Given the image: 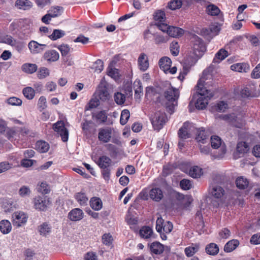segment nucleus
Listing matches in <instances>:
<instances>
[{
    "label": "nucleus",
    "instance_id": "obj_1",
    "mask_svg": "<svg viewBox=\"0 0 260 260\" xmlns=\"http://www.w3.org/2000/svg\"><path fill=\"white\" fill-rule=\"evenodd\" d=\"M196 87L198 88V92L192 96V100L190 102V104L192 103L193 100H196L194 103L196 108L199 110H203L206 107L209 100L214 94L211 91L204 88L201 79L199 80Z\"/></svg>",
    "mask_w": 260,
    "mask_h": 260
},
{
    "label": "nucleus",
    "instance_id": "obj_2",
    "mask_svg": "<svg viewBox=\"0 0 260 260\" xmlns=\"http://www.w3.org/2000/svg\"><path fill=\"white\" fill-rule=\"evenodd\" d=\"M163 95L167 101V110L172 114L174 112L175 107L177 106L178 100L180 96L179 90L177 88L170 86L164 91Z\"/></svg>",
    "mask_w": 260,
    "mask_h": 260
},
{
    "label": "nucleus",
    "instance_id": "obj_3",
    "mask_svg": "<svg viewBox=\"0 0 260 260\" xmlns=\"http://www.w3.org/2000/svg\"><path fill=\"white\" fill-rule=\"evenodd\" d=\"M223 181V176L216 175L214 177L208 189L209 193L212 197L219 199L223 196L225 191L221 186Z\"/></svg>",
    "mask_w": 260,
    "mask_h": 260
},
{
    "label": "nucleus",
    "instance_id": "obj_4",
    "mask_svg": "<svg viewBox=\"0 0 260 260\" xmlns=\"http://www.w3.org/2000/svg\"><path fill=\"white\" fill-rule=\"evenodd\" d=\"M167 121V116L164 112L157 111L151 118V123L154 128L157 130L160 129Z\"/></svg>",
    "mask_w": 260,
    "mask_h": 260
},
{
    "label": "nucleus",
    "instance_id": "obj_5",
    "mask_svg": "<svg viewBox=\"0 0 260 260\" xmlns=\"http://www.w3.org/2000/svg\"><path fill=\"white\" fill-rule=\"evenodd\" d=\"M219 117L237 128H241L245 124L243 119L237 117L234 113L221 115Z\"/></svg>",
    "mask_w": 260,
    "mask_h": 260
},
{
    "label": "nucleus",
    "instance_id": "obj_6",
    "mask_svg": "<svg viewBox=\"0 0 260 260\" xmlns=\"http://www.w3.org/2000/svg\"><path fill=\"white\" fill-rule=\"evenodd\" d=\"M193 52L200 54L201 56L206 50V46L202 39L197 35H193L191 38Z\"/></svg>",
    "mask_w": 260,
    "mask_h": 260
},
{
    "label": "nucleus",
    "instance_id": "obj_7",
    "mask_svg": "<svg viewBox=\"0 0 260 260\" xmlns=\"http://www.w3.org/2000/svg\"><path fill=\"white\" fill-rule=\"evenodd\" d=\"M30 21L28 19L22 20L19 21L21 29L20 37L22 39H27L31 35L32 30L30 29Z\"/></svg>",
    "mask_w": 260,
    "mask_h": 260
},
{
    "label": "nucleus",
    "instance_id": "obj_8",
    "mask_svg": "<svg viewBox=\"0 0 260 260\" xmlns=\"http://www.w3.org/2000/svg\"><path fill=\"white\" fill-rule=\"evenodd\" d=\"M53 128L61 137L63 142H67L69 138V132L65 127L64 122L62 121H57L53 124Z\"/></svg>",
    "mask_w": 260,
    "mask_h": 260
},
{
    "label": "nucleus",
    "instance_id": "obj_9",
    "mask_svg": "<svg viewBox=\"0 0 260 260\" xmlns=\"http://www.w3.org/2000/svg\"><path fill=\"white\" fill-rule=\"evenodd\" d=\"M201 56L200 54H195L194 52L186 55L184 58L183 68L185 69V73L189 71L191 67L193 66L197 61L199 58Z\"/></svg>",
    "mask_w": 260,
    "mask_h": 260
},
{
    "label": "nucleus",
    "instance_id": "obj_10",
    "mask_svg": "<svg viewBox=\"0 0 260 260\" xmlns=\"http://www.w3.org/2000/svg\"><path fill=\"white\" fill-rule=\"evenodd\" d=\"M12 222L14 226L20 227L27 221V217L22 212H16L12 215Z\"/></svg>",
    "mask_w": 260,
    "mask_h": 260
},
{
    "label": "nucleus",
    "instance_id": "obj_11",
    "mask_svg": "<svg viewBox=\"0 0 260 260\" xmlns=\"http://www.w3.org/2000/svg\"><path fill=\"white\" fill-rule=\"evenodd\" d=\"M112 129L110 127L101 128L99 130L98 139L103 143H108L112 137Z\"/></svg>",
    "mask_w": 260,
    "mask_h": 260
},
{
    "label": "nucleus",
    "instance_id": "obj_12",
    "mask_svg": "<svg viewBox=\"0 0 260 260\" xmlns=\"http://www.w3.org/2000/svg\"><path fill=\"white\" fill-rule=\"evenodd\" d=\"M50 204L49 199L46 197H37L34 199L35 208L41 211H45Z\"/></svg>",
    "mask_w": 260,
    "mask_h": 260
},
{
    "label": "nucleus",
    "instance_id": "obj_13",
    "mask_svg": "<svg viewBox=\"0 0 260 260\" xmlns=\"http://www.w3.org/2000/svg\"><path fill=\"white\" fill-rule=\"evenodd\" d=\"M47 46L46 44H40L37 41L32 40L28 44V47L32 54L41 53Z\"/></svg>",
    "mask_w": 260,
    "mask_h": 260
},
{
    "label": "nucleus",
    "instance_id": "obj_14",
    "mask_svg": "<svg viewBox=\"0 0 260 260\" xmlns=\"http://www.w3.org/2000/svg\"><path fill=\"white\" fill-rule=\"evenodd\" d=\"M59 54L55 50H49L43 54V58L49 62H55L59 59Z\"/></svg>",
    "mask_w": 260,
    "mask_h": 260
},
{
    "label": "nucleus",
    "instance_id": "obj_15",
    "mask_svg": "<svg viewBox=\"0 0 260 260\" xmlns=\"http://www.w3.org/2000/svg\"><path fill=\"white\" fill-rule=\"evenodd\" d=\"M68 217L72 221H79L83 218V212L80 209L75 208L69 212Z\"/></svg>",
    "mask_w": 260,
    "mask_h": 260
},
{
    "label": "nucleus",
    "instance_id": "obj_16",
    "mask_svg": "<svg viewBox=\"0 0 260 260\" xmlns=\"http://www.w3.org/2000/svg\"><path fill=\"white\" fill-rule=\"evenodd\" d=\"M138 62L141 70L145 71L148 68V58L146 54L144 53L140 54L138 59Z\"/></svg>",
    "mask_w": 260,
    "mask_h": 260
},
{
    "label": "nucleus",
    "instance_id": "obj_17",
    "mask_svg": "<svg viewBox=\"0 0 260 260\" xmlns=\"http://www.w3.org/2000/svg\"><path fill=\"white\" fill-rule=\"evenodd\" d=\"M158 64L160 69L165 73H167V71H168L169 68L171 67L172 61L169 57L164 56L159 59Z\"/></svg>",
    "mask_w": 260,
    "mask_h": 260
},
{
    "label": "nucleus",
    "instance_id": "obj_18",
    "mask_svg": "<svg viewBox=\"0 0 260 260\" xmlns=\"http://www.w3.org/2000/svg\"><path fill=\"white\" fill-rule=\"evenodd\" d=\"M51 226L47 222H43L38 226V230L40 235L47 237L51 232Z\"/></svg>",
    "mask_w": 260,
    "mask_h": 260
},
{
    "label": "nucleus",
    "instance_id": "obj_19",
    "mask_svg": "<svg viewBox=\"0 0 260 260\" xmlns=\"http://www.w3.org/2000/svg\"><path fill=\"white\" fill-rule=\"evenodd\" d=\"M149 194L151 199L156 202H159L164 197L162 190L158 187L152 188Z\"/></svg>",
    "mask_w": 260,
    "mask_h": 260
},
{
    "label": "nucleus",
    "instance_id": "obj_20",
    "mask_svg": "<svg viewBox=\"0 0 260 260\" xmlns=\"http://www.w3.org/2000/svg\"><path fill=\"white\" fill-rule=\"evenodd\" d=\"M111 162L112 160L109 157L103 155L99 158L96 163L101 169H105L109 168Z\"/></svg>",
    "mask_w": 260,
    "mask_h": 260
},
{
    "label": "nucleus",
    "instance_id": "obj_21",
    "mask_svg": "<svg viewBox=\"0 0 260 260\" xmlns=\"http://www.w3.org/2000/svg\"><path fill=\"white\" fill-rule=\"evenodd\" d=\"M184 34V30L180 27L171 26L168 35L173 38L181 36Z\"/></svg>",
    "mask_w": 260,
    "mask_h": 260
},
{
    "label": "nucleus",
    "instance_id": "obj_22",
    "mask_svg": "<svg viewBox=\"0 0 260 260\" xmlns=\"http://www.w3.org/2000/svg\"><path fill=\"white\" fill-rule=\"evenodd\" d=\"M151 251L155 254H160L164 250V245L158 242L152 243L150 246Z\"/></svg>",
    "mask_w": 260,
    "mask_h": 260
},
{
    "label": "nucleus",
    "instance_id": "obj_23",
    "mask_svg": "<svg viewBox=\"0 0 260 260\" xmlns=\"http://www.w3.org/2000/svg\"><path fill=\"white\" fill-rule=\"evenodd\" d=\"M231 69L238 72H247L250 68L249 66L245 63H239L231 66Z\"/></svg>",
    "mask_w": 260,
    "mask_h": 260
},
{
    "label": "nucleus",
    "instance_id": "obj_24",
    "mask_svg": "<svg viewBox=\"0 0 260 260\" xmlns=\"http://www.w3.org/2000/svg\"><path fill=\"white\" fill-rule=\"evenodd\" d=\"M239 245L238 240L233 239L228 242L224 247V251L226 252H231L235 250Z\"/></svg>",
    "mask_w": 260,
    "mask_h": 260
},
{
    "label": "nucleus",
    "instance_id": "obj_25",
    "mask_svg": "<svg viewBox=\"0 0 260 260\" xmlns=\"http://www.w3.org/2000/svg\"><path fill=\"white\" fill-rule=\"evenodd\" d=\"M12 229L11 222L8 220H2L0 222V231L4 234L9 233Z\"/></svg>",
    "mask_w": 260,
    "mask_h": 260
},
{
    "label": "nucleus",
    "instance_id": "obj_26",
    "mask_svg": "<svg viewBox=\"0 0 260 260\" xmlns=\"http://www.w3.org/2000/svg\"><path fill=\"white\" fill-rule=\"evenodd\" d=\"M229 55L228 52L224 49H220L215 54L213 62L214 63L219 62L224 59Z\"/></svg>",
    "mask_w": 260,
    "mask_h": 260
},
{
    "label": "nucleus",
    "instance_id": "obj_27",
    "mask_svg": "<svg viewBox=\"0 0 260 260\" xmlns=\"http://www.w3.org/2000/svg\"><path fill=\"white\" fill-rule=\"evenodd\" d=\"M205 250L208 254L215 255L219 252V247L216 244L211 243L206 246Z\"/></svg>",
    "mask_w": 260,
    "mask_h": 260
},
{
    "label": "nucleus",
    "instance_id": "obj_28",
    "mask_svg": "<svg viewBox=\"0 0 260 260\" xmlns=\"http://www.w3.org/2000/svg\"><path fill=\"white\" fill-rule=\"evenodd\" d=\"M208 137V133L205 132L203 128H199L197 130V135L196 138L197 141L204 143Z\"/></svg>",
    "mask_w": 260,
    "mask_h": 260
},
{
    "label": "nucleus",
    "instance_id": "obj_29",
    "mask_svg": "<svg viewBox=\"0 0 260 260\" xmlns=\"http://www.w3.org/2000/svg\"><path fill=\"white\" fill-rule=\"evenodd\" d=\"M90 205L93 210L99 211L102 208L103 204L99 198L94 197L91 199Z\"/></svg>",
    "mask_w": 260,
    "mask_h": 260
},
{
    "label": "nucleus",
    "instance_id": "obj_30",
    "mask_svg": "<svg viewBox=\"0 0 260 260\" xmlns=\"http://www.w3.org/2000/svg\"><path fill=\"white\" fill-rule=\"evenodd\" d=\"M220 30L219 27L216 24L211 25L209 28L203 29V32L205 35L210 36L217 35Z\"/></svg>",
    "mask_w": 260,
    "mask_h": 260
},
{
    "label": "nucleus",
    "instance_id": "obj_31",
    "mask_svg": "<svg viewBox=\"0 0 260 260\" xmlns=\"http://www.w3.org/2000/svg\"><path fill=\"white\" fill-rule=\"evenodd\" d=\"M202 174V169L198 166L192 167L189 169V175L192 178H199Z\"/></svg>",
    "mask_w": 260,
    "mask_h": 260
},
{
    "label": "nucleus",
    "instance_id": "obj_32",
    "mask_svg": "<svg viewBox=\"0 0 260 260\" xmlns=\"http://www.w3.org/2000/svg\"><path fill=\"white\" fill-rule=\"evenodd\" d=\"M236 184L239 189H244L248 187L249 181L246 178L243 177H239L236 180Z\"/></svg>",
    "mask_w": 260,
    "mask_h": 260
},
{
    "label": "nucleus",
    "instance_id": "obj_33",
    "mask_svg": "<svg viewBox=\"0 0 260 260\" xmlns=\"http://www.w3.org/2000/svg\"><path fill=\"white\" fill-rule=\"evenodd\" d=\"M236 150L239 154H244L248 152L249 145L245 142H240L237 144Z\"/></svg>",
    "mask_w": 260,
    "mask_h": 260
},
{
    "label": "nucleus",
    "instance_id": "obj_34",
    "mask_svg": "<svg viewBox=\"0 0 260 260\" xmlns=\"http://www.w3.org/2000/svg\"><path fill=\"white\" fill-rule=\"evenodd\" d=\"M140 235L141 237L148 239L153 234L152 229L149 226H143L139 231Z\"/></svg>",
    "mask_w": 260,
    "mask_h": 260
},
{
    "label": "nucleus",
    "instance_id": "obj_35",
    "mask_svg": "<svg viewBox=\"0 0 260 260\" xmlns=\"http://www.w3.org/2000/svg\"><path fill=\"white\" fill-rule=\"evenodd\" d=\"M36 147L37 150L41 153L46 152L49 149V145L43 141H37Z\"/></svg>",
    "mask_w": 260,
    "mask_h": 260
},
{
    "label": "nucleus",
    "instance_id": "obj_36",
    "mask_svg": "<svg viewBox=\"0 0 260 260\" xmlns=\"http://www.w3.org/2000/svg\"><path fill=\"white\" fill-rule=\"evenodd\" d=\"M38 67L34 63H24L22 66V70L23 72L28 74H32L36 72Z\"/></svg>",
    "mask_w": 260,
    "mask_h": 260
},
{
    "label": "nucleus",
    "instance_id": "obj_37",
    "mask_svg": "<svg viewBox=\"0 0 260 260\" xmlns=\"http://www.w3.org/2000/svg\"><path fill=\"white\" fill-rule=\"evenodd\" d=\"M63 11V8L60 6L52 7L49 10V13L52 18L60 16Z\"/></svg>",
    "mask_w": 260,
    "mask_h": 260
},
{
    "label": "nucleus",
    "instance_id": "obj_38",
    "mask_svg": "<svg viewBox=\"0 0 260 260\" xmlns=\"http://www.w3.org/2000/svg\"><path fill=\"white\" fill-rule=\"evenodd\" d=\"M64 31L61 29H54L52 34L48 37L50 39L53 41L56 40L63 37L65 35Z\"/></svg>",
    "mask_w": 260,
    "mask_h": 260
},
{
    "label": "nucleus",
    "instance_id": "obj_39",
    "mask_svg": "<svg viewBox=\"0 0 260 260\" xmlns=\"http://www.w3.org/2000/svg\"><path fill=\"white\" fill-rule=\"evenodd\" d=\"M18 131L19 130L17 129V127H8L5 133V135L8 139L10 140L18 134Z\"/></svg>",
    "mask_w": 260,
    "mask_h": 260
},
{
    "label": "nucleus",
    "instance_id": "obj_40",
    "mask_svg": "<svg viewBox=\"0 0 260 260\" xmlns=\"http://www.w3.org/2000/svg\"><path fill=\"white\" fill-rule=\"evenodd\" d=\"M15 6L20 9L26 10L32 6L31 1H16Z\"/></svg>",
    "mask_w": 260,
    "mask_h": 260
},
{
    "label": "nucleus",
    "instance_id": "obj_41",
    "mask_svg": "<svg viewBox=\"0 0 260 260\" xmlns=\"http://www.w3.org/2000/svg\"><path fill=\"white\" fill-rule=\"evenodd\" d=\"M199 245L196 244L194 246H189L186 247L184 250L185 253L187 257L192 256L194 253L199 250Z\"/></svg>",
    "mask_w": 260,
    "mask_h": 260
},
{
    "label": "nucleus",
    "instance_id": "obj_42",
    "mask_svg": "<svg viewBox=\"0 0 260 260\" xmlns=\"http://www.w3.org/2000/svg\"><path fill=\"white\" fill-rule=\"evenodd\" d=\"M22 93L24 96L28 100H32L35 95V90L31 87H25L22 90Z\"/></svg>",
    "mask_w": 260,
    "mask_h": 260
},
{
    "label": "nucleus",
    "instance_id": "obj_43",
    "mask_svg": "<svg viewBox=\"0 0 260 260\" xmlns=\"http://www.w3.org/2000/svg\"><path fill=\"white\" fill-rule=\"evenodd\" d=\"M94 72L100 73L103 71L104 68V62L101 59H98L95 61L91 67Z\"/></svg>",
    "mask_w": 260,
    "mask_h": 260
},
{
    "label": "nucleus",
    "instance_id": "obj_44",
    "mask_svg": "<svg viewBox=\"0 0 260 260\" xmlns=\"http://www.w3.org/2000/svg\"><path fill=\"white\" fill-rule=\"evenodd\" d=\"M75 198L80 205H86L88 198L84 193L78 192L75 195Z\"/></svg>",
    "mask_w": 260,
    "mask_h": 260
},
{
    "label": "nucleus",
    "instance_id": "obj_45",
    "mask_svg": "<svg viewBox=\"0 0 260 260\" xmlns=\"http://www.w3.org/2000/svg\"><path fill=\"white\" fill-rule=\"evenodd\" d=\"M206 11L209 15L212 16H217L220 12L219 9L214 5H209L208 6L206 9Z\"/></svg>",
    "mask_w": 260,
    "mask_h": 260
},
{
    "label": "nucleus",
    "instance_id": "obj_46",
    "mask_svg": "<svg viewBox=\"0 0 260 260\" xmlns=\"http://www.w3.org/2000/svg\"><path fill=\"white\" fill-rule=\"evenodd\" d=\"M186 123H184V125L178 131V136L180 139H186L190 137V134L188 133L186 126Z\"/></svg>",
    "mask_w": 260,
    "mask_h": 260
},
{
    "label": "nucleus",
    "instance_id": "obj_47",
    "mask_svg": "<svg viewBox=\"0 0 260 260\" xmlns=\"http://www.w3.org/2000/svg\"><path fill=\"white\" fill-rule=\"evenodd\" d=\"M114 99L117 104L121 105L125 102V96L124 94L117 92L114 93Z\"/></svg>",
    "mask_w": 260,
    "mask_h": 260
},
{
    "label": "nucleus",
    "instance_id": "obj_48",
    "mask_svg": "<svg viewBox=\"0 0 260 260\" xmlns=\"http://www.w3.org/2000/svg\"><path fill=\"white\" fill-rule=\"evenodd\" d=\"M211 145L214 149H217L221 146V139L217 136L211 137Z\"/></svg>",
    "mask_w": 260,
    "mask_h": 260
},
{
    "label": "nucleus",
    "instance_id": "obj_49",
    "mask_svg": "<svg viewBox=\"0 0 260 260\" xmlns=\"http://www.w3.org/2000/svg\"><path fill=\"white\" fill-rule=\"evenodd\" d=\"M129 112L127 109H124L122 111L120 119V122L121 125H124L126 123L128 119L129 118Z\"/></svg>",
    "mask_w": 260,
    "mask_h": 260
},
{
    "label": "nucleus",
    "instance_id": "obj_50",
    "mask_svg": "<svg viewBox=\"0 0 260 260\" xmlns=\"http://www.w3.org/2000/svg\"><path fill=\"white\" fill-rule=\"evenodd\" d=\"M170 49L171 53L173 56H176L178 55L179 52V46L177 42H172L170 44Z\"/></svg>",
    "mask_w": 260,
    "mask_h": 260
},
{
    "label": "nucleus",
    "instance_id": "obj_51",
    "mask_svg": "<svg viewBox=\"0 0 260 260\" xmlns=\"http://www.w3.org/2000/svg\"><path fill=\"white\" fill-rule=\"evenodd\" d=\"M134 89L135 92V98L139 99L141 97V93L142 92V83L140 81L138 82H135L134 83Z\"/></svg>",
    "mask_w": 260,
    "mask_h": 260
},
{
    "label": "nucleus",
    "instance_id": "obj_52",
    "mask_svg": "<svg viewBox=\"0 0 260 260\" xmlns=\"http://www.w3.org/2000/svg\"><path fill=\"white\" fill-rule=\"evenodd\" d=\"M98 96L99 99L103 101H105L109 98V94L106 88H103L100 89L98 92Z\"/></svg>",
    "mask_w": 260,
    "mask_h": 260
},
{
    "label": "nucleus",
    "instance_id": "obj_53",
    "mask_svg": "<svg viewBox=\"0 0 260 260\" xmlns=\"http://www.w3.org/2000/svg\"><path fill=\"white\" fill-rule=\"evenodd\" d=\"M181 188L185 190H189L192 187L191 182L186 179H183L180 182Z\"/></svg>",
    "mask_w": 260,
    "mask_h": 260
},
{
    "label": "nucleus",
    "instance_id": "obj_54",
    "mask_svg": "<svg viewBox=\"0 0 260 260\" xmlns=\"http://www.w3.org/2000/svg\"><path fill=\"white\" fill-rule=\"evenodd\" d=\"M154 19L158 22H161L165 20L166 15L164 11L162 10H157L154 15Z\"/></svg>",
    "mask_w": 260,
    "mask_h": 260
},
{
    "label": "nucleus",
    "instance_id": "obj_55",
    "mask_svg": "<svg viewBox=\"0 0 260 260\" xmlns=\"http://www.w3.org/2000/svg\"><path fill=\"white\" fill-rule=\"evenodd\" d=\"M241 95L242 98H249V97H256L257 94L253 93L248 87H244L241 91Z\"/></svg>",
    "mask_w": 260,
    "mask_h": 260
},
{
    "label": "nucleus",
    "instance_id": "obj_56",
    "mask_svg": "<svg viewBox=\"0 0 260 260\" xmlns=\"http://www.w3.org/2000/svg\"><path fill=\"white\" fill-rule=\"evenodd\" d=\"M17 129L19 130L18 134L22 136L33 137L34 136V133L26 127H17Z\"/></svg>",
    "mask_w": 260,
    "mask_h": 260
},
{
    "label": "nucleus",
    "instance_id": "obj_57",
    "mask_svg": "<svg viewBox=\"0 0 260 260\" xmlns=\"http://www.w3.org/2000/svg\"><path fill=\"white\" fill-rule=\"evenodd\" d=\"M182 5V1H170L168 4V7L172 10L179 9Z\"/></svg>",
    "mask_w": 260,
    "mask_h": 260
},
{
    "label": "nucleus",
    "instance_id": "obj_58",
    "mask_svg": "<svg viewBox=\"0 0 260 260\" xmlns=\"http://www.w3.org/2000/svg\"><path fill=\"white\" fill-rule=\"evenodd\" d=\"M169 40L168 36H163L159 35H155L154 36V42L156 44H160L166 43Z\"/></svg>",
    "mask_w": 260,
    "mask_h": 260
},
{
    "label": "nucleus",
    "instance_id": "obj_59",
    "mask_svg": "<svg viewBox=\"0 0 260 260\" xmlns=\"http://www.w3.org/2000/svg\"><path fill=\"white\" fill-rule=\"evenodd\" d=\"M8 104L12 106H20L22 104V100L16 97H11L7 100Z\"/></svg>",
    "mask_w": 260,
    "mask_h": 260
},
{
    "label": "nucleus",
    "instance_id": "obj_60",
    "mask_svg": "<svg viewBox=\"0 0 260 260\" xmlns=\"http://www.w3.org/2000/svg\"><path fill=\"white\" fill-rule=\"evenodd\" d=\"M19 194L22 197L28 196L30 193V190L29 187L22 186L19 190Z\"/></svg>",
    "mask_w": 260,
    "mask_h": 260
},
{
    "label": "nucleus",
    "instance_id": "obj_61",
    "mask_svg": "<svg viewBox=\"0 0 260 260\" xmlns=\"http://www.w3.org/2000/svg\"><path fill=\"white\" fill-rule=\"evenodd\" d=\"M107 74L115 80L118 79L119 78L118 70L115 68H109L107 71Z\"/></svg>",
    "mask_w": 260,
    "mask_h": 260
},
{
    "label": "nucleus",
    "instance_id": "obj_62",
    "mask_svg": "<svg viewBox=\"0 0 260 260\" xmlns=\"http://www.w3.org/2000/svg\"><path fill=\"white\" fill-rule=\"evenodd\" d=\"M38 106L40 111H42L47 108L46 99L44 96H42L39 98Z\"/></svg>",
    "mask_w": 260,
    "mask_h": 260
},
{
    "label": "nucleus",
    "instance_id": "obj_63",
    "mask_svg": "<svg viewBox=\"0 0 260 260\" xmlns=\"http://www.w3.org/2000/svg\"><path fill=\"white\" fill-rule=\"evenodd\" d=\"M216 110L218 112H224L228 108V105L226 102L220 101L216 104Z\"/></svg>",
    "mask_w": 260,
    "mask_h": 260
},
{
    "label": "nucleus",
    "instance_id": "obj_64",
    "mask_svg": "<svg viewBox=\"0 0 260 260\" xmlns=\"http://www.w3.org/2000/svg\"><path fill=\"white\" fill-rule=\"evenodd\" d=\"M62 56H66L70 51V47L68 45L62 44L58 47Z\"/></svg>",
    "mask_w": 260,
    "mask_h": 260
}]
</instances>
